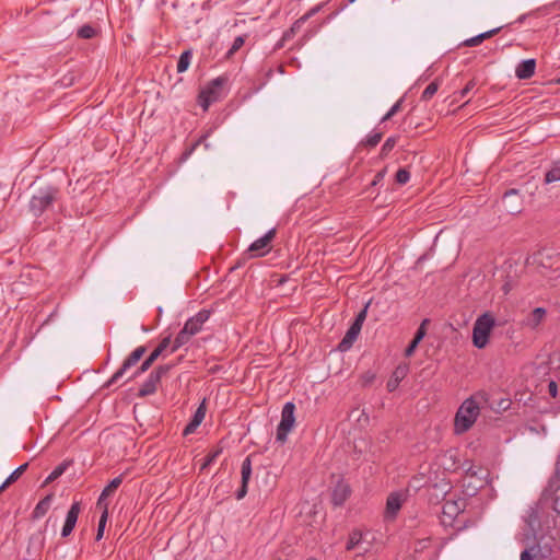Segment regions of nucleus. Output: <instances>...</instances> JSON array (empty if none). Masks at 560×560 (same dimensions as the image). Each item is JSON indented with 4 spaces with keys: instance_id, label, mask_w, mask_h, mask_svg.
I'll list each match as a JSON object with an SVG mask.
<instances>
[{
    "instance_id": "f257e3e1",
    "label": "nucleus",
    "mask_w": 560,
    "mask_h": 560,
    "mask_svg": "<svg viewBox=\"0 0 560 560\" xmlns=\"http://www.w3.org/2000/svg\"><path fill=\"white\" fill-rule=\"evenodd\" d=\"M211 312L209 310H200L197 314L186 320L184 327L177 334L171 352H175L180 347L187 345L190 339L202 330L206 322L210 318Z\"/></svg>"
},
{
    "instance_id": "f03ea898",
    "label": "nucleus",
    "mask_w": 560,
    "mask_h": 560,
    "mask_svg": "<svg viewBox=\"0 0 560 560\" xmlns=\"http://www.w3.org/2000/svg\"><path fill=\"white\" fill-rule=\"evenodd\" d=\"M480 413V406L476 401L475 396L464 400L455 415V431L456 433H464L468 431L476 422Z\"/></svg>"
},
{
    "instance_id": "7ed1b4c3",
    "label": "nucleus",
    "mask_w": 560,
    "mask_h": 560,
    "mask_svg": "<svg viewBox=\"0 0 560 560\" xmlns=\"http://www.w3.org/2000/svg\"><path fill=\"white\" fill-rule=\"evenodd\" d=\"M497 322L491 312H485L477 317L472 326V345L483 349L489 343V337Z\"/></svg>"
},
{
    "instance_id": "20e7f679",
    "label": "nucleus",
    "mask_w": 560,
    "mask_h": 560,
    "mask_svg": "<svg viewBox=\"0 0 560 560\" xmlns=\"http://www.w3.org/2000/svg\"><path fill=\"white\" fill-rule=\"evenodd\" d=\"M59 190L52 186L39 188L31 198L28 207L34 217H40L57 200Z\"/></svg>"
},
{
    "instance_id": "39448f33",
    "label": "nucleus",
    "mask_w": 560,
    "mask_h": 560,
    "mask_svg": "<svg viewBox=\"0 0 560 560\" xmlns=\"http://www.w3.org/2000/svg\"><path fill=\"white\" fill-rule=\"evenodd\" d=\"M228 83L226 77H218L202 88L198 95V104L203 110H208L211 104L224 97V86Z\"/></svg>"
},
{
    "instance_id": "423d86ee",
    "label": "nucleus",
    "mask_w": 560,
    "mask_h": 560,
    "mask_svg": "<svg viewBox=\"0 0 560 560\" xmlns=\"http://www.w3.org/2000/svg\"><path fill=\"white\" fill-rule=\"evenodd\" d=\"M295 405L292 401H288L284 404L281 411V420L277 427V435L276 440L281 444L285 443L288 440V434L294 427L295 423Z\"/></svg>"
},
{
    "instance_id": "0eeeda50",
    "label": "nucleus",
    "mask_w": 560,
    "mask_h": 560,
    "mask_svg": "<svg viewBox=\"0 0 560 560\" xmlns=\"http://www.w3.org/2000/svg\"><path fill=\"white\" fill-rule=\"evenodd\" d=\"M147 348L144 346H140L136 348L122 362L121 366L112 375V377L107 381L106 387H110L116 385L129 371L132 366H135L140 359L145 353Z\"/></svg>"
},
{
    "instance_id": "6e6552de",
    "label": "nucleus",
    "mask_w": 560,
    "mask_h": 560,
    "mask_svg": "<svg viewBox=\"0 0 560 560\" xmlns=\"http://www.w3.org/2000/svg\"><path fill=\"white\" fill-rule=\"evenodd\" d=\"M276 234L277 230L272 228L265 235L254 241L248 247L250 256L261 257L268 254L271 250V242L276 237Z\"/></svg>"
},
{
    "instance_id": "1a4fd4ad",
    "label": "nucleus",
    "mask_w": 560,
    "mask_h": 560,
    "mask_svg": "<svg viewBox=\"0 0 560 560\" xmlns=\"http://www.w3.org/2000/svg\"><path fill=\"white\" fill-rule=\"evenodd\" d=\"M170 343H171L170 336L163 338L162 341L159 343V346L150 353V355L141 363L140 368L129 378L137 377L138 375L148 371L151 368V365L154 363V361L170 346Z\"/></svg>"
},
{
    "instance_id": "9d476101",
    "label": "nucleus",
    "mask_w": 560,
    "mask_h": 560,
    "mask_svg": "<svg viewBox=\"0 0 560 560\" xmlns=\"http://www.w3.org/2000/svg\"><path fill=\"white\" fill-rule=\"evenodd\" d=\"M252 459L250 456H247L243 462L241 466V487L235 493V498L237 500H242L245 498L248 491V482L252 477Z\"/></svg>"
},
{
    "instance_id": "9b49d317",
    "label": "nucleus",
    "mask_w": 560,
    "mask_h": 560,
    "mask_svg": "<svg viewBox=\"0 0 560 560\" xmlns=\"http://www.w3.org/2000/svg\"><path fill=\"white\" fill-rule=\"evenodd\" d=\"M80 511H81L80 502H73L67 513L66 521H65V524L61 529L62 537H68L72 533V530L77 524Z\"/></svg>"
},
{
    "instance_id": "f8f14e48",
    "label": "nucleus",
    "mask_w": 560,
    "mask_h": 560,
    "mask_svg": "<svg viewBox=\"0 0 560 560\" xmlns=\"http://www.w3.org/2000/svg\"><path fill=\"white\" fill-rule=\"evenodd\" d=\"M351 493L350 486L343 480H339L331 492V502L335 506H341Z\"/></svg>"
},
{
    "instance_id": "ddd939ff",
    "label": "nucleus",
    "mask_w": 560,
    "mask_h": 560,
    "mask_svg": "<svg viewBox=\"0 0 560 560\" xmlns=\"http://www.w3.org/2000/svg\"><path fill=\"white\" fill-rule=\"evenodd\" d=\"M347 550H359L358 556L364 555L369 551V545L364 544L363 535L360 530H353L350 533L347 545Z\"/></svg>"
},
{
    "instance_id": "4468645a",
    "label": "nucleus",
    "mask_w": 560,
    "mask_h": 560,
    "mask_svg": "<svg viewBox=\"0 0 560 560\" xmlns=\"http://www.w3.org/2000/svg\"><path fill=\"white\" fill-rule=\"evenodd\" d=\"M361 329L362 327L360 325L352 323L349 329L347 330L346 335L339 342L338 349L342 352L348 351L357 340Z\"/></svg>"
},
{
    "instance_id": "2eb2a0df",
    "label": "nucleus",
    "mask_w": 560,
    "mask_h": 560,
    "mask_svg": "<svg viewBox=\"0 0 560 560\" xmlns=\"http://www.w3.org/2000/svg\"><path fill=\"white\" fill-rule=\"evenodd\" d=\"M402 504V495L399 492H393L387 497L385 517L395 518Z\"/></svg>"
},
{
    "instance_id": "dca6fc26",
    "label": "nucleus",
    "mask_w": 560,
    "mask_h": 560,
    "mask_svg": "<svg viewBox=\"0 0 560 560\" xmlns=\"http://www.w3.org/2000/svg\"><path fill=\"white\" fill-rule=\"evenodd\" d=\"M409 366L407 364H399L392 373L387 381L386 387L388 392H394L399 386L400 382L407 376Z\"/></svg>"
},
{
    "instance_id": "f3484780",
    "label": "nucleus",
    "mask_w": 560,
    "mask_h": 560,
    "mask_svg": "<svg viewBox=\"0 0 560 560\" xmlns=\"http://www.w3.org/2000/svg\"><path fill=\"white\" fill-rule=\"evenodd\" d=\"M465 509V500L464 499H459V500H446L443 504V508H442V512H443V515L451 518V520H455L459 513H462Z\"/></svg>"
},
{
    "instance_id": "a211bd4d",
    "label": "nucleus",
    "mask_w": 560,
    "mask_h": 560,
    "mask_svg": "<svg viewBox=\"0 0 560 560\" xmlns=\"http://www.w3.org/2000/svg\"><path fill=\"white\" fill-rule=\"evenodd\" d=\"M536 70V60L535 59H525L522 60L515 68V75L520 80H526L534 75Z\"/></svg>"
},
{
    "instance_id": "6ab92c4d",
    "label": "nucleus",
    "mask_w": 560,
    "mask_h": 560,
    "mask_svg": "<svg viewBox=\"0 0 560 560\" xmlns=\"http://www.w3.org/2000/svg\"><path fill=\"white\" fill-rule=\"evenodd\" d=\"M547 311L544 307L534 308L530 314L524 319V325L533 330L537 329L545 320Z\"/></svg>"
},
{
    "instance_id": "aec40b11",
    "label": "nucleus",
    "mask_w": 560,
    "mask_h": 560,
    "mask_svg": "<svg viewBox=\"0 0 560 560\" xmlns=\"http://www.w3.org/2000/svg\"><path fill=\"white\" fill-rule=\"evenodd\" d=\"M161 380L159 378L158 374H153L151 372L148 376V378L144 381V383L141 385L138 392L139 397H147L150 395H153L158 385L160 384Z\"/></svg>"
},
{
    "instance_id": "412c9836",
    "label": "nucleus",
    "mask_w": 560,
    "mask_h": 560,
    "mask_svg": "<svg viewBox=\"0 0 560 560\" xmlns=\"http://www.w3.org/2000/svg\"><path fill=\"white\" fill-rule=\"evenodd\" d=\"M121 482L122 475L115 477L113 480H110V482L101 492V495L97 500L98 508H104V504H107L105 502L106 498L110 497L116 491V489L121 485Z\"/></svg>"
},
{
    "instance_id": "4be33fe9",
    "label": "nucleus",
    "mask_w": 560,
    "mask_h": 560,
    "mask_svg": "<svg viewBox=\"0 0 560 560\" xmlns=\"http://www.w3.org/2000/svg\"><path fill=\"white\" fill-rule=\"evenodd\" d=\"M51 502L52 494H47L45 498H43L33 510L32 517L34 520L42 518L50 509Z\"/></svg>"
},
{
    "instance_id": "5701e85b",
    "label": "nucleus",
    "mask_w": 560,
    "mask_h": 560,
    "mask_svg": "<svg viewBox=\"0 0 560 560\" xmlns=\"http://www.w3.org/2000/svg\"><path fill=\"white\" fill-rule=\"evenodd\" d=\"M550 552V549L544 551L539 545H533L529 548H526L521 553V560H535L536 558H546Z\"/></svg>"
},
{
    "instance_id": "b1692460",
    "label": "nucleus",
    "mask_w": 560,
    "mask_h": 560,
    "mask_svg": "<svg viewBox=\"0 0 560 560\" xmlns=\"http://www.w3.org/2000/svg\"><path fill=\"white\" fill-rule=\"evenodd\" d=\"M501 31V27H495L490 31L483 32L481 34H478L474 37H470L466 40H464L463 45L467 47H474L481 44L485 39H488L492 37L493 35L498 34Z\"/></svg>"
},
{
    "instance_id": "393cba45",
    "label": "nucleus",
    "mask_w": 560,
    "mask_h": 560,
    "mask_svg": "<svg viewBox=\"0 0 560 560\" xmlns=\"http://www.w3.org/2000/svg\"><path fill=\"white\" fill-rule=\"evenodd\" d=\"M28 464L25 463L21 466H19L15 470H13L9 477L2 482V485L0 486V492H2L3 490H5L10 485H12L13 482H15L20 476L26 470Z\"/></svg>"
},
{
    "instance_id": "a878e982",
    "label": "nucleus",
    "mask_w": 560,
    "mask_h": 560,
    "mask_svg": "<svg viewBox=\"0 0 560 560\" xmlns=\"http://www.w3.org/2000/svg\"><path fill=\"white\" fill-rule=\"evenodd\" d=\"M191 58L192 54L190 50H185L180 54L176 66V70L178 73H183L189 68Z\"/></svg>"
},
{
    "instance_id": "bb28decb",
    "label": "nucleus",
    "mask_w": 560,
    "mask_h": 560,
    "mask_svg": "<svg viewBox=\"0 0 560 560\" xmlns=\"http://www.w3.org/2000/svg\"><path fill=\"white\" fill-rule=\"evenodd\" d=\"M560 180V161L556 162L545 174V183L551 184Z\"/></svg>"
},
{
    "instance_id": "cd10ccee",
    "label": "nucleus",
    "mask_w": 560,
    "mask_h": 560,
    "mask_svg": "<svg viewBox=\"0 0 560 560\" xmlns=\"http://www.w3.org/2000/svg\"><path fill=\"white\" fill-rule=\"evenodd\" d=\"M107 516H108V505L104 504L103 513L98 521L97 533H96V537H95L96 540H101L104 535Z\"/></svg>"
},
{
    "instance_id": "c85d7f7f",
    "label": "nucleus",
    "mask_w": 560,
    "mask_h": 560,
    "mask_svg": "<svg viewBox=\"0 0 560 560\" xmlns=\"http://www.w3.org/2000/svg\"><path fill=\"white\" fill-rule=\"evenodd\" d=\"M206 412H207V406H206V399H203L201 401V404L198 406V408L196 409L190 421L200 425L206 417Z\"/></svg>"
},
{
    "instance_id": "c756f323",
    "label": "nucleus",
    "mask_w": 560,
    "mask_h": 560,
    "mask_svg": "<svg viewBox=\"0 0 560 560\" xmlns=\"http://www.w3.org/2000/svg\"><path fill=\"white\" fill-rule=\"evenodd\" d=\"M221 453H222V448H217V450H213L212 452H210L206 456L200 469L205 470L207 467L212 465L217 460V458L221 455Z\"/></svg>"
},
{
    "instance_id": "7c9ffc66",
    "label": "nucleus",
    "mask_w": 560,
    "mask_h": 560,
    "mask_svg": "<svg viewBox=\"0 0 560 560\" xmlns=\"http://www.w3.org/2000/svg\"><path fill=\"white\" fill-rule=\"evenodd\" d=\"M439 83L438 81L431 82L422 92L421 100L429 101L432 96L438 92Z\"/></svg>"
},
{
    "instance_id": "2f4dec72",
    "label": "nucleus",
    "mask_w": 560,
    "mask_h": 560,
    "mask_svg": "<svg viewBox=\"0 0 560 560\" xmlns=\"http://www.w3.org/2000/svg\"><path fill=\"white\" fill-rule=\"evenodd\" d=\"M397 137H389L385 140L381 149V156H386L396 145Z\"/></svg>"
},
{
    "instance_id": "473e14b6",
    "label": "nucleus",
    "mask_w": 560,
    "mask_h": 560,
    "mask_svg": "<svg viewBox=\"0 0 560 560\" xmlns=\"http://www.w3.org/2000/svg\"><path fill=\"white\" fill-rule=\"evenodd\" d=\"M404 98L398 100L389 110L382 117L381 122H385L389 120L393 116H395L400 109L402 105Z\"/></svg>"
},
{
    "instance_id": "72a5a7b5",
    "label": "nucleus",
    "mask_w": 560,
    "mask_h": 560,
    "mask_svg": "<svg viewBox=\"0 0 560 560\" xmlns=\"http://www.w3.org/2000/svg\"><path fill=\"white\" fill-rule=\"evenodd\" d=\"M94 35H95V30H94V27H92L89 24H85L78 30V36L80 38L90 39V38L94 37Z\"/></svg>"
},
{
    "instance_id": "f704fd0d",
    "label": "nucleus",
    "mask_w": 560,
    "mask_h": 560,
    "mask_svg": "<svg viewBox=\"0 0 560 560\" xmlns=\"http://www.w3.org/2000/svg\"><path fill=\"white\" fill-rule=\"evenodd\" d=\"M382 137H383L382 132L370 133L363 141V144H365L366 147L373 148L380 143V141L382 140Z\"/></svg>"
},
{
    "instance_id": "c9c22d12",
    "label": "nucleus",
    "mask_w": 560,
    "mask_h": 560,
    "mask_svg": "<svg viewBox=\"0 0 560 560\" xmlns=\"http://www.w3.org/2000/svg\"><path fill=\"white\" fill-rule=\"evenodd\" d=\"M245 38H246L245 35H240L234 38L230 49L228 50L229 57L232 56L233 54H235L244 45Z\"/></svg>"
},
{
    "instance_id": "e433bc0d",
    "label": "nucleus",
    "mask_w": 560,
    "mask_h": 560,
    "mask_svg": "<svg viewBox=\"0 0 560 560\" xmlns=\"http://www.w3.org/2000/svg\"><path fill=\"white\" fill-rule=\"evenodd\" d=\"M395 179L399 185H406L410 179V172L406 168H399L396 173Z\"/></svg>"
},
{
    "instance_id": "4c0bfd02",
    "label": "nucleus",
    "mask_w": 560,
    "mask_h": 560,
    "mask_svg": "<svg viewBox=\"0 0 560 560\" xmlns=\"http://www.w3.org/2000/svg\"><path fill=\"white\" fill-rule=\"evenodd\" d=\"M175 364H163L159 365L156 369H154L152 372L153 374H158L159 378L161 380L164 375H166L171 369H173Z\"/></svg>"
},
{
    "instance_id": "58836bf2",
    "label": "nucleus",
    "mask_w": 560,
    "mask_h": 560,
    "mask_svg": "<svg viewBox=\"0 0 560 560\" xmlns=\"http://www.w3.org/2000/svg\"><path fill=\"white\" fill-rule=\"evenodd\" d=\"M369 305H370V302H368L365 304V306L357 314L355 319H354L353 323H355L357 325H360L361 327L363 326V323H364V320L366 318V315H368Z\"/></svg>"
},
{
    "instance_id": "ea45409f",
    "label": "nucleus",
    "mask_w": 560,
    "mask_h": 560,
    "mask_svg": "<svg viewBox=\"0 0 560 560\" xmlns=\"http://www.w3.org/2000/svg\"><path fill=\"white\" fill-rule=\"evenodd\" d=\"M323 8V4H317L310 9L303 16L300 18V23H305L310 18L318 13Z\"/></svg>"
},
{
    "instance_id": "a19ab883",
    "label": "nucleus",
    "mask_w": 560,
    "mask_h": 560,
    "mask_svg": "<svg viewBox=\"0 0 560 560\" xmlns=\"http://www.w3.org/2000/svg\"><path fill=\"white\" fill-rule=\"evenodd\" d=\"M552 509L560 514V485L556 488L553 492Z\"/></svg>"
},
{
    "instance_id": "79ce46f5",
    "label": "nucleus",
    "mask_w": 560,
    "mask_h": 560,
    "mask_svg": "<svg viewBox=\"0 0 560 560\" xmlns=\"http://www.w3.org/2000/svg\"><path fill=\"white\" fill-rule=\"evenodd\" d=\"M476 86V81L472 79L467 82L464 89L459 91V97L464 98L466 97Z\"/></svg>"
},
{
    "instance_id": "37998d69",
    "label": "nucleus",
    "mask_w": 560,
    "mask_h": 560,
    "mask_svg": "<svg viewBox=\"0 0 560 560\" xmlns=\"http://www.w3.org/2000/svg\"><path fill=\"white\" fill-rule=\"evenodd\" d=\"M66 469H67V464L61 463L57 467L54 468V470L50 472V475L52 476V478L57 479L66 471Z\"/></svg>"
},
{
    "instance_id": "c03bdc74",
    "label": "nucleus",
    "mask_w": 560,
    "mask_h": 560,
    "mask_svg": "<svg viewBox=\"0 0 560 560\" xmlns=\"http://www.w3.org/2000/svg\"><path fill=\"white\" fill-rule=\"evenodd\" d=\"M207 138V135L206 136H202L201 138L198 139L197 142H195L191 148L189 150H187L184 154H183V159L186 160L188 159L192 152L196 150V148Z\"/></svg>"
},
{
    "instance_id": "a18cd8bd",
    "label": "nucleus",
    "mask_w": 560,
    "mask_h": 560,
    "mask_svg": "<svg viewBox=\"0 0 560 560\" xmlns=\"http://www.w3.org/2000/svg\"><path fill=\"white\" fill-rule=\"evenodd\" d=\"M427 323V319L423 320L422 325L418 328L412 341L417 342L419 345V342L423 339L424 335H425V331H424V328H423V325Z\"/></svg>"
},
{
    "instance_id": "49530a36",
    "label": "nucleus",
    "mask_w": 560,
    "mask_h": 560,
    "mask_svg": "<svg viewBox=\"0 0 560 560\" xmlns=\"http://www.w3.org/2000/svg\"><path fill=\"white\" fill-rule=\"evenodd\" d=\"M512 198H518V191L516 189H510L505 191L502 201L505 205Z\"/></svg>"
},
{
    "instance_id": "de8ad7c7",
    "label": "nucleus",
    "mask_w": 560,
    "mask_h": 560,
    "mask_svg": "<svg viewBox=\"0 0 560 560\" xmlns=\"http://www.w3.org/2000/svg\"><path fill=\"white\" fill-rule=\"evenodd\" d=\"M198 427L199 425L196 424L195 422L189 421V423L183 430V435L187 436V435L192 434L197 430Z\"/></svg>"
},
{
    "instance_id": "09e8293b",
    "label": "nucleus",
    "mask_w": 560,
    "mask_h": 560,
    "mask_svg": "<svg viewBox=\"0 0 560 560\" xmlns=\"http://www.w3.org/2000/svg\"><path fill=\"white\" fill-rule=\"evenodd\" d=\"M375 380V374L371 371L366 372L362 376L363 385H370Z\"/></svg>"
},
{
    "instance_id": "8fccbe9b",
    "label": "nucleus",
    "mask_w": 560,
    "mask_h": 560,
    "mask_svg": "<svg viewBox=\"0 0 560 560\" xmlns=\"http://www.w3.org/2000/svg\"><path fill=\"white\" fill-rule=\"evenodd\" d=\"M385 174H386V170L385 168L380 171V172H377L376 175L374 176V179L372 180L371 185L375 186L378 183H381L383 180Z\"/></svg>"
},
{
    "instance_id": "3c124183",
    "label": "nucleus",
    "mask_w": 560,
    "mask_h": 560,
    "mask_svg": "<svg viewBox=\"0 0 560 560\" xmlns=\"http://www.w3.org/2000/svg\"><path fill=\"white\" fill-rule=\"evenodd\" d=\"M548 392H549L551 397H553V398L557 397L558 386H557V383L555 381L549 382V384H548Z\"/></svg>"
},
{
    "instance_id": "603ef678",
    "label": "nucleus",
    "mask_w": 560,
    "mask_h": 560,
    "mask_svg": "<svg viewBox=\"0 0 560 560\" xmlns=\"http://www.w3.org/2000/svg\"><path fill=\"white\" fill-rule=\"evenodd\" d=\"M417 347H418V343L411 340V342L408 345V347L405 350V355L411 357Z\"/></svg>"
},
{
    "instance_id": "864d4df0",
    "label": "nucleus",
    "mask_w": 560,
    "mask_h": 560,
    "mask_svg": "<svg viewBox=\"0 0 560 560\" xmlns=\"http://www.w3.org/2000/svg\"><path fill=\"white\" fill-rule=\"evenodd\" d=\"M303 24L304 23H300V19H298L291 26L290 32L295 34Z\"/></svg>"
},
{
    "instance_id": "5fc2aeb1",
    "label": "nucleus",
    "mask_w": 560,
    "mask_h": 560,
    "mask_svg": "<svg viewBox=\"0 0 560 560\" xmlns=\"http://www.w3.org/2000/svg\"><path fill=\"white\" fill-rule=\"evenodd\" d=\"M556 474L560 478V452H559L557 463H556Z\"/></svg>"
},
{
    "instance_id": "6e6d98bb",
    "label": "nucleus",
    "mask_w": 560,
    "mask_h": 560,
    "mask_svg": "<svg viewBox=\"0 0 560 560\" xmlns=\"http://www.w3.org/2000/svg\"><path fill=\"white\" fill-rule=\"evenodd\" d=\"M505 207H506L508 211L511 212V213L520 212L518 206H516V207H508V206H505Z\"/></svg>"
},
{
    "instance_id": "4d7b16f0",
    "label": "nucleus",
    "mask_w": 560,
    "mask_h": 560,
    "mask_svg": "<svg viewBox=\"0 0 560 560\" xmlns=\"http://www.w3.org/2000/svg\"><path fill=\"white\" fill-rule=\"evenodd\" d=\"M292 35H294V33H291V32H290V30H289V31H287V32L284 33V35H283V39H288V38H290Z\"/></svg>"
},
{
    "instance_id": "13d9d810",
    "label": "nucleus",
    "mask_w": 560,
    "mask_h": 560,
    "mask_svg": "<svg viewBox=\"0 0 560 560\" xmlns=\"http://www.w3.org/2000/svg\"><path fill=\"white\" fill-rule=\"evenodd\" d=\"M54 480H56L55 478H52V476L49 474L48 477L46 478L45 480V483H49V482H52Z\"/></svg>"
},
{
    "instance_id": "bf43d9fd",
    "label": "nucleus",
    "mask_w": 560,
    "mask_h": 560,
    "mask_svg": "<svg viewBox=\"0 0 560 560\" xmlns=\"http://www.w3.org/2000/svg\"><path fill=\"white\" fill-rule=\"evenodd\" d=\"M355 0H349L350 3H353Z\"/></svg>"
},
{
    "instance_id": "052dcab7",
    "label": "nucleus",
    "mask_w": 560,
    "mask_h": 560,
    "mask_svg": "<svg viewBox=\"0 0 560 560\" xmlns=\"http://www.w3.org/2000/svg\"><path fill=\"white\" fill-rule=\"evenodd\" d=\"M559 82H560V78H559Z\"/></svg>"
}]
</instances>
